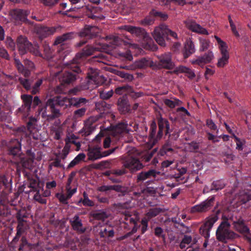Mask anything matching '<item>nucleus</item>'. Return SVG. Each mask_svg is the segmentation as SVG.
Here are the masks:
<instances>
[{"label": "nucleus", "mask_w": 251, "mask_h": 251, "mask_svg": "<svg viewBox=\"0 0 251 251\" xmlns=\"http://www.w3.org/2000/svg\"><path fill=\"white\" fill-rule=\"evenodd\" d=\"M91 80H89L86 77L85 79L82 81L79 84L80 87L82 89V90H86L89 89H92L93 85H94Z\"/></svg>", "instance_id": "51"}, {"label": "nucleus", "mask_w": 251, "mask_h": 251, "mask_svg": "<svg viewBox=\"0 0 251 251\" xmlns=\"http://www.w3.org/2000/svg\"><path fill=\"white\" fill-rule=\"evenodd\" d=\"M131 34H134L136 36L143 39L146 44L145 46V48L150 49L152 50H157V46L153 44L152 39L144 28L134 26Z\"/></svg>", "instance_id": "5"}, {"label": "nucleus", "mask_w": 251, "mask_h": 251, "mask_svg": "<svg viewBox=\"0 0 251 251\" xmlns=\"http://www.w3.org/2000/svg\"><path fill=\"white\" fill-rule=\"evenodd\" d=\"M22 139H11L9 141L3 140L1 144L6 148L7 154L13 156L20 157L22 152Z\"/></svg>", "instance_id": "4"}, {"label": "nucleus", "mask_w": 251, "mask_h": 251, "mask_svg": "<svg viewBox=\"0 0 251 251\" xmlns=\"http://www.w3.org/2000/svg\"><path fill=\"white\" fill-rule=\"evenodd\" d=\"M112 190L117 192H120L123 196L125 195L128 192V188L120 185H112Z\"/></svg>", "instance_id": "50"}, {"label": "nucleus", "mask_w": 251, "mask_h": 251, "mask_svg": "<svg viewBox=\"0 0 251 251\" xmlns=\"http://www.w3.org/2000/svg\"><path fill=\"white\" fill-rule=\"evenodd\" d=\"M75 32H70L57 36L53 43V45L61 44L65 42L70 41L75 38Z\"/></svg>", "instance_id": "23"}, {"label": "nucleus", "mask_w": 251, "mask_h": 251, "mask_svg": "<svg viewBox=\"0 0 251 251\" xmlns=\"http://www.w3.org/2000/svg\"><path fill=\"white\" fill-rule=\"evenodd\" d=\"M16 231L17 232L15 236L14 237L12 241L10 243L9 245V247L12 248L13 249H14L16 248V245L19 242L22 234L23 233L19 231Z\"/></svg>", "instance_id": "58"}, {"label": "nucleus", "mask_w": 251, "mask_h": 251, "mask_svg": "<svg viewBox=\"0 0 251 251\" xmlns=\"http://www.w3.org/2000/svg\"><path fill=\"white\" fill-rule=\"evenodd\" d=\"M105 38L106 40L111 44L110 46H112V45L118 46L123 44L124 45H131L132 44V41L130 39H127V41H125L120 37L116 36H107Z\"/></svg>", "instance_id": "17"}, {"label": "nucleus", "mask_w": 251, "mask_h": 251, "mask_svg": "<svg viewBox=\"0 0 251 251\" xmlns=\"http://www.w3.org/2000/svg\"><path fill=\"white\" fill-rule=\"evenodd\" d=\"M27 246L28 247H31L32 244L29 243L25 236H23L20 240V244L18 249L19 251H23L24 247Z\"/></svg>", "instance_id": "54"}, {"label": "nucleus", "mask_w": 251, "mask_h": 251, "mask_svg": "<svg viewBox=\"0 0 251 251\" xmlns=\"http://www.w3.org/2000/svg\"><path fill=\"white\" fill-rule=\"evenodd\" d=\"M96 29L97 27L95 26L86 25L84 28L78 33V35L80 37H87L88 39H93L97 36Z\"/></svg>", "instance_id": "18"}, {"label": "nucleus", "mask_w": 251, "mask_h": 251, "mask_svg": "<svg viewBox=\"0 0 251 251\" xmlns=\"http://www.w3.org/2000/svg\"><path fill=\"white\" fill-rule=\"evenodd\" d=\"M48 106H45L41 109L42 111V116L43 118H46L48 121H51L55 118L59 117L61 114L60 112V109L57 108H50L51 112V114H47V107Z\"/></svg>", "instance_id": "20"}, {"label": "nucleus", "mask_w": 251, "mask_h": 251, "mask_svg": "<svg viewBox=\"0 0 251 251\" xmlns=\"http://www.w3.org/2000/svg\"><path fill=\"white\" fill-rule=\"evenodd\" d=\"M127 124L124 123H120L115 126L108 127L107 130L110 131V134L113 137L118 138L124 133H128V130L126 129Z\"/></svg>", "instance_id": "13"}, {"label": "nucleus", "mask_w": 251, "mask_h": 251, "mask_svg": "<svg viewBox=\"0 0 251 251\" xmlns=\"http://www.w3.org/2000/svg\"><path fill=\"white\" fill-rule=\"evenodd\" d=\"M87 16L92 19H96L100 18V14L101 13L102 9L98 6H93L88 5L85 6Z\"/></svg>", "instance_id": "21"}, {"label": "nucleus", "mask_w": 251, "mask_h": 251, "mask_svg": "<svg viewBox=\"0 0 251 251\" xmlns=\"http://www.w3.org/2000/svg\"><path fill=\"white\" fill-rule=\"evenodd\" d=\"M5 44L7 48H10L12 50L15 49V43L14 40L10 36H7L6 38Z\"/></svg>", "instance_id": "61"}, {"label": "nucleus", "mask_w": 251, "mask_h": 251, "mask_svg": "<svg viewBox=\"0 0 251 251\" xmlns=\"http://www.w3.org/2000/svg\"><path fill=\"white\" fill-rule=\"evenodd\" d=\"M52 166L64 168V165L61 163V159L58 157H56L54 161L50 164L49 168L50 169H51Z\"/></svg>", "instance_id": "63"}, {"label": "nucleus", "mask_w": 251, "mask_h": 251, "mask_svg": "<svg viewBox=\"0 0 251 251\" xmlns=\"http://www.w3.org/2000/svg\"><path fill=\"white\" fill-rule=\"evenodd\" d=\"M222 221L218 226L216 232V239L219 241L227 243L228 241H232L237 238V234L230 229V224L228 222V219L226 216H223Z\"/></svg>", "instance_id": "1"}, {"label": "nucleus", "mask_w": 251, "mask_h": 251, "mask_svg": "<svg viewBox=\"0 0 251 251\" xmlns=\"http://www.w3.org/2000/svg\"><path fill=\"white\" fill-rule=\"evenodd\" d=\"M40 181L39 179L31 178L29 179V183L28 187L31 188V190L29 191H25V193L28 194L29 192H38L40 191Z\"/></svg>", "instance_id": "40"}, {"label": "nucleus", "mask_w": 251, "mask_h": 251, "mask_svg": "<svg viewBox=\"0 0 251 251\" xmlns=\"http://www.w3.org/2000/svg\"><path fill=\"white\" fill-rule=\"evenodd\" d=\"M75 65L73 67H71L72 72H65L60 78V81L62 84H69L73 83L76 79V75L74 74L75 73L77 74L81 73V71L78 66V64H75Z\"/></svg>", "instance_id": "9"}, {"label": "nucleus", "mask_w": 251, "mask_h": 251, "mask_svg": "<svg viewBox=\"0 0 251 251\" xmlns=\"http://www.w3.org/2000/svg\"><path fill=\"white\" fill-rule=\"evenodd\" d=\"M46 106H48L50 108H57L58 106L66 108L70 106V99L61 96H55L47 100Z\"/></svg>", "instance_id": "8"}, {"label": "nucleus", "mask_w": 251, "mask_h": 251, "mask_svg": "<svg viewBox=\"0 0 251 251\" xmlns=\"http://www.w3.org/2000/svg\"><path fill=\"white\" fill-rule=\"evenodd\" d=\"M213 58V54L211 51H208L205 53L203 56L198 57L193 63L200 65L201 64H206L209 63Z\"/></svg>", "instance_id": "30"}, {"label": "nucleus", "mask_w": 251, "mask_h": 251, "mask_svg": "<svg viewBox=\"0 0 251 251\" xmlns=\"http://www.w3.org/2000/svg\"><path fill=\"white\" fill-rule=\"evenodd\" d=\"M218 217L217 215H212L207 218V221L202 225L199 229L200 233L205 239L209 237V231L212 227L214 224L218 220Z\"/></svg>", "instance_id": "11"}, {"label": "nucleus", "mask_w": 251, "mask_h": 251, "mask_svg": "<svg viewBox=\"0 0 251 251\" xmlns=\"http://www.w3.org/2000/svg\"><path fill=\"white\" fill-rule=\"evenodd\" d=\"M184 52L183 56L185 58H188L190 55L195 52V46L192 41L189 39L187 40L184 46Z\"/></svg>", "instance_id": "31"}, {"label": "nucleus", "mask_w": 251, "mask_h": 251, "mask_svg": "<svg viewBox=\"0 0 251 251\" xmlns=\"http://www.w3.org/2000/svg\"><path fill=\"white\" fill-rule=\"evenodd\" d=\"M215 201V197L212 196L200 204L196 205L191 208V212L204 213L211 209Z\"/></svg>", "instance_id": "10"}, {"label": "nucleus", "mask_w": 251, "mask_h": 251, "mask_svg": "<svg viewBox=\"0 0 251 251\" xmlns=\"http://www.w3.org/2000/svg\"><path fill=\"white\" fill-rule=\"evenodd\" d=\"M164 212V210L160 207H155L151 208L149 210L148 212L146 213L145 216L146 219L150 221L152 218L157 216L160 213Z\"/></svg>", "instance_id": "39"}, {"label": "nucleus", "mask_w": 251, "mask_h": 251, "mask_svg": "<svg viewBox=\"0 0 251 251\" xmlns=\"http://www.w3.org/2000/svg\"><path fill=\"white\" fill-rule=\"evenodd\" d=\"M87 156L88 160L94 161L101 158L100 148L94 147L88 149Z\"/></svg>", "instance_id": "29"}, {"label": "nucleus", "mask_w": 251, "mask_h": 251, "mask_svg": "<svg viewBox=\"0 0 251 251\" xmlns=\"http://www.w3.org/2000/svg\"><path fill=\"white\" fill-rule=\"evenodd\" d=\"M20 84L26 90L31 89V85L32 84V80L29 79L19 77L18 79Z\"/></svg>", "instance_id": "47"}, {"label": "nucleus", "mask_w": 251, "mask_h": 251, "mask_svg": "<svg viewBox=\"0 0 251 251\" xmlns=\"http://www.w3.org/2000/svg\"><path fill=\"white\" fill-rule=\"evenodd\" d=\"M16 42L19 53L21 55L25 54L32 46L31 43L28 41L27 38L25 36L20 35L18 36Z\"/></svg>", "instance_id": "14"}, {"label": "nucleus", "mask_w": 251, "mask_h": 251, "mask_svg": "<svg viewBox=\"0 0 251 251\" xmlns=\"http://www.w3.org/2000/svg\"><path fill=\"white\" fill-rule=\"evenodd\" d=\"M168 120L166 119L162 118L161 116L157 118V124L158 126V131L156 136V140H160L163 135V131H165Z\"/></svg>", "instance_id": "25"}, {"label": "nucleus", "mask_w": 251, "mask_h": 251, "mask_svg": "<svg viewBox=\"0 0 251 251\" xmlns=\"http://www.w3.org/2000/svg\"><path fill=\"white\" fill-rule=\"evenodd\" d=\"M156 151L157 148H155L151 151L148 152L146 154L142 156L143 160H144L146 162H149L152 157L153 154L156 152Z\"/></svg>", "instance_id": "64"}, {"label": "nucleus", "mask_w": 251, "mask_h": 251, "mask_svg": "<svg viewBox=\"0 0 251 251\" xmlns=\"http://www.w3.org/2000/svg\"><path fill=\"white\" fill-rule=\"evenodd\" d=\"M234 228L236 231L242 234L249 242H251V233L249 228L246 225Z\"/></svg>", "instance_id": "34"}, {"label": "nucleus", "mask_w": 251, "mask_h": 251, "mask_svg": "<svg viewBox=\"0 0 251 251\" xmlns=\"http://www.w3.org/2000/svg\"><path fill=\"white\" fill-rule=\"evenodd\" d=\"M35 29L39 37L43 39L53 34L56 31L57 28L40 25L36 26Z\"/></svg>", "instance_id": "16"}, {"label": "nucleus", "mask_w": 251, "mask_h": 251, "mask_svg": "<svg viewBox=\"0 0 251 251\" xmlns=\"http://www.w3.org/2000/svg\"><path fill=\"white\" fill-rule=\"evenodd\" d=\"M188 26L189 29L193 32L205 35L208 34V32L205 28L202 27L200 25L196 24L195 22L190 23Z\"/></svg>", "instance_id": "38"}, {"label": "nucleus", "mask_w": 251, "mask_h": 251, "mask_svg": "<svg viewBox=\"0 0 251 251\" xmlns=\"http://www.w3.org/2000/svg\"><path fill=\"white\" fill-rule=\"evenodd\" d=\"M154 66V62L150 58H142L136 61L131 67V70H135L136 69H144L148 67Z\"/></svg>", "instance_id": "19"}, {"label": "nucleus", "mask_w": 251, "mask_h": 251, "mask_svg": "<svg viewBox=\"0 0 251 251\" xmlns=\"http://www.w3.org/2000/svg\"><path fill=\"white\" fill-rule=\"evenodd\" d=\"M33 97L30 95H22L21 96V99L23 100L24 104L22 106L19 108L18 110L20 112H23L24 108L26 109V112H29L31 109V105L32 102Z\"/></svg>", "instance_id": "27"}, {"label": "nucleus", "mask_w": 251, "mask_h": 251, "mask_svg": "<svg viewBox=\"0 0 251 251\" xmlns=\"http://www.w3.org/2000/svg\"><path fill=\"white\" fill-rule=\"evenodd\" d=\"M27 15V11L19 9L14 10L12 13L13 16L16 20L31 24L32 23L26 18Z\"/></svg>", "instance_id": "22"}, {"label": "nucleus", "mask_w": 251, "mask_h": 251, "mask_svg": "<svg viewBox=\"0 0 251 251\" xmlns=\"http://www.w3.org/2000/svg\"><path fill=\"white\" fill-rule=\"evenodd\" d=\"M98 120V118L95 116H91L87 119L83 127L85 134L89 135L95 129V127L93 125Z\"/></svg>", "instance_id": "28"}, {"label": "nucleus", "mask_w": 251, "mask_h": 251, "mask_svg": "<svg viewBox=\"0 0 251 251\" xmlns=\"http://www.w3.org/2000/svg\"><path fill=\"white\" fill-rule=\"evenodd\" d=\"M151 14L153 15L154 18L156 17H159L164 21L166 20L168 18L167 14L162 13L161 12L157 11L154 9H152L151 11Z\"/></svg>", "instance_id": "59"}, {"label": "nucleus", "mask_w": 251, "mask_h": 251, "mask_svg": "<svg viewBox=\"0 0 251 251\" xmlns=\"http://www.w3.org/2000/svg\"><path fill=\"white\" fill-rule=\"evenodd\" d=\"M28 215L25 208L24 207L18 211L16 214V218L17 220L24 219V218H27Z\"/></svg>", "instance_id": "57"}, {"label": "nucleus", "mask_w": 251, "mask_h": 251, "mask_svg": "<svg viewBox=\"0 0 251 251\" xmlns=\"http://www.w3.org/2000/svg\"><path fill=\"white\" fill-rule=\"evenodd\" d=\"M97 51H100V49L93 47L90 45H87L80 52L76 54L75 57L72 60V64H78L80 63L86 57L93 55Z\"/></svg>", "instance_id": "7"}, {"label": "nucleus", "mask_w": 251, "mask_h": 251, "mask_svg": "<svg viewBox=\"0 0 251 251\" xmlns=\"http://www.w3.org/2000/svg\"><path fill=\"white\" fill-rule=\"evenodd\" d=\"M44 52L47 60L50 61L53 58L52 51L48 45L44 46Z\"/></svg>", "instance_id": "55"}, {"label": "nucleus", "mask_w": 251, "mask_h": 251, "mask_svg": "<svg viewBox=\"0 0 251 251\" xmlns=\"http://www.w3.org/2000/svg\"><path fill=\"white\" fill-rule=\"evenodd\" d=\"M37 119L32 117L29 118V121L27 123V128L28 130L31 133L33 129H35L37 126Z\"/></svg>", "instance_id": "49"}, {"label": "nucleus", "mask_w": 251, "mask_h": 251, "mask_svg": "<svg viewBox=\"0 0 251 251\" xmlns=\"http://www.w3.org/2000/svg\"><path fill=\"white\" fill-rule=\"evenodd\" d=\"M96 107L100 111H105L109 110L110 108V105L107 104L104 101H101L96 104Z\"/></svg>", "instance_id": "56"}, {"label": "nucleus", "mask_w": 251, "mask_h": 251, "mask_svg": "<svg viewBox=\"0 0 251 251\" xmlns=\"http://www.w3.org/2000/svg\"><path fill=\"white\" fill-rule=\"evenodd\" d=\"M86 155L84 153L78 154L74 160H73L67 166V169H70L73 168L75 165L79 164L81 161L84 160Z\"/></svg>", "instance_id": "41"}, {"label": "nucleus", "mask_w": 251, "mask_h": 251, "mask_svg": "<svg viewBox=\"0 0 251 251\" xmlns=\"http://www.w3.org/2000/svg\"><path fill=\"white\" fill-rule=\"evenodd\" d=\"M90 216L94 220L104 221L108 217L106 212L101 210H95L90 213Z\"/></svg>", "instance_id": "35"}, {"label": "nucleus", "mask_w": 251, "mask_h": 251, "mask_svg": "<svg viewBox=\"0 0 251 251\" xmlns=\"http://www.w3.org/2000/svg\"><path fill=\"white\" fill-rule=\"evenodd\" d=\"M70 222L74 230L80 233H83L85 231L86 228L82 227L81 220L77 215H75L73 218V220H71Z\"/></svg>", "instance_id": "24"}, {"label": "nucleus", "mask_w": 251, "mask_h": 251, "mask_svg": "<svg viewBox=\"0 0 251 251\" xmlns=\"http://www.w3.org/2000/svg\"><path fill=\"white\" fill-rule=\"evenodd\" d=\"M222 155L226 157L225 159V162L226 163H229L231 161H232L234 158V155L231 153V151L227 152H223Z\"/></svg>", "instance_id": "62"}, {"label": "nucleus", "mask_w": 251, "mask_h": 251, "mask_svg": "<svg viewBox=\"0 0 251 251\" xmlns=\"http://www.w3.org/2000/svg\"><path fill=\"white\" fill-rule=\"evenodd\" d=\"M116 74L122 78H124L128 81H131L133 79V75L131 74L125 73L123 71H118Z\"/></svg>", "instance_id": "52"}, {"label": "nucleus", "mask_w": 251, "mask_h": 251, "mask_svg": "<svg viewBox=\"0 0 251 251\" xmlns=\"http://www.w3.org/2000/svg\"><path fill=\"white\" fill-rule=\"evenodd\" d=\"M174 72L175 73H185V75L190 79H193L196 76L194 72L192 70L183 66H178Z\"/></svg>", "instance_id": "36"}, {"label": "nucleus", "mask_w": 251, "mask_h": 251, "mask_svg": "<svg viewBox=\"0 0 251 251\" xmlns=\"http://www.w3.org/2000/svg\"><path fill=\"white\" fill-rule=\"evenodd\" d=\"M132 89V87L129 85H125L121 87H118L115 90L116 94L121 95H123L126 91H130Z\"/></svg>", "instance_id": "53"}, {"label": "nucleus", "mask_w": 251, "mask_h": 251, "mask_svg": "<svg viewBox=\"0 0 251 251\" xmlns=\"http://www.w3.org/2000/svg\"><path fill=\"white\" fill-rule=\"evenodd\" d=\"M221 52L222 57L218 60L217 65L218 67L223 68L228 63L229 56L227 49L221 50Z\"/></svg>", "instance_id": "33"}, {"label": "nucleus", "mask_w": 251, "mask_h": 251, "mask_svg": "<svg viewBox=\"0 0 251 251\" xmlns=\"http://www.w3.org/2000/svg\"><path fill=\"white\" fill-rule=\"evenodd\" d=\"M88 102V100L84 98H72L70 99V106L79 108Z\"/></svg>", "instance_id": "32"}, {"label": "nucleus", "mask_w": 251, "mask_h": 251, "mask_svg": "<svg viewBox=\"0 0 251 251\" xmlns=\"http://www.w3.org/2000/svg\"><path fill=\"white\" fill-rule=\"evenodd\" d=\"M118 109L123 114L131 113L130 105L126 95L119 98L117 101Z\"/></svg>", "instance_id": "15"}, {"label": "nucleus", "mask_w": 251, "mask_h": 251, "mask_svg": "<svg viewBox=\"0 0 251 251\" xmlns=\"http://www.w3.org/2000/svg\"><path fill=\"white\" fill-rule=\"evenodd\" d=\"M156 172L154 170H150L147 172H141L137 176L136 182H143L147 179L156 176Z\"/></svg>", "instance_id": "26"}, {"label": "nucleus", "mask_w": 251, "mask_h": 251, "mask_svg": "<svg viewBox=\"0 0 251 251\" xmlns=\"http://www.w3.org/2000/svg\"><path fill=\"white\" fill-rule=\"evenodd\" d=\"M152 35L156 42L162 47L166 45L164 38L166 35H170L175 39L177 38L176 33L169 29L167 25L163 24L154 28Z\"/></svg>", "instance_id": "3"}, {"label": "nucleus", "mask_w": 251, "mask_h": 251, "mask_svg": "<svg viewBox=\"0 0 251 251\" xmlns=\"http://www.w3.org/2000/svg\"><path fill=\"white\" fill-rule=\"evenodd\" d=\"M155 21L153 15L151 14V11L149 15L146 16L144 19L140 21V24L144 26L150 25H152Z\"/></svg>", "instance_id": "44"}, {"label": "nucleus", "mask_w": 251, "mask_h": 251, "mask_svg": "<svg viewBox=\"0 0 251 251\" xmlns=\"http://www.w3.org/2000/svg\"><path fill=\"white\" fill-rule=\"evenodd\" d=\"M164 103L169 107L174 108L176 106L180 105L182 102L178 99H175L174 100H172L169 99H165L164 100Z\"/></svg>", "instance_id": "48"}, {"label": "nucleus", "mask_w": 251, "mask_h": 251, "mask_svg": "<svg viewBox=\"0 0 251 251\" xmlns=\"http://www.w3.org/2000/svg\"><path fill=\"white\" fill-rule=\"evenodd\" d=\"M238 200L243 203H245L251 200V192L249 191H242L239 192Z\"/></svg>", "instance_id": "42"}, {"label": "nucleus", "mask_w": 251, "mask_h": 251, "mask_svg": "<svg viewBox=\"0 0 251 251\" xmlns=\"http://www.w3.org/2000/svg\"><path fill=\"white\" fill-rule=\"evenodd\" d=\"M136 151L135 148H132L128 151V155L123 159V167L127 169L132 174L142 169L145 166L138 158L133 156V154Z\"/></svg>", "instance_id": "2"}, {"label": "nucleus", "mask_w": 251, "mask_h": 251, "mask_svg": "<svg viewBox=\"0 0 251 251\" xmlns=\"http://www.w3.org/2000/svg\"><path fill=\"white\" fill-rule=\"evenodd\" d=\"M22 166L24 169L31 170L33 167L34 160L27 157H21Z\"/></svg>", "instance_id": "43"}, {"label": "nucleus", "mask_w": 251, "mask_h": 251, "mask_svg": "<svg viewBox=\"0 0 251 251\" xmlns=\"http://www.w3.org/2000/svg\"><path fill=\"white\" fill-rule=\"evenodd\" d=\"M158 60L154 63L159 69L172 70L174 68L175 65L172 60V55L171 52H165L157 56Z\"/></svg>", "instance_id": "6"}, {"label": "nucleus", "mask_w": 251, "mask_h": 251, "mask_svg": "<svg viewBox=\"0 0 251 251\" xmlns=\"http://www.w3.org/2000/svg\"><path fill=\"white\" fill-rule=\"evenodd\" d=\"M157 126L154 120H152L150 125L149 139L150 142H152V144H154L158 141L156 140Z\"/></svg>", "instance_id": "37"}, {"label": "nucleus", "mask_w": 251, "mask_h": 251, "mask_svg": "<svg viewBox=\"0 0 251 251\" xmlns=\"http://www.w3.org/2000/svg\"><path fill=\"white\" fill-rule=\"evenodd\" d=\"M226 186V184L224 181V180H217L214 181L212 183V187L211 188V190H216L218 191L219 190L223 189Z\"/></svg>", "instance_id": "46"}, {"label": "nucleus", "mask_w": 251, "mask_h": 251, "mask_svg": "<svg viewBox=\"0 0 251 251\" xmlns=\"http://www.w3.org/2000/svg\"><path fill=\"white\" fill-rule=\"evenodd\" d=\"M86 78L94 84L100 85L104 83L105 79L104 77L99 75V70L93 68L88 69Z\"/></svg>", "instance_id": "12"}, {"label": "nucleus", "mask_w": 251, "mask_h": 251, "mask_svg": "<svg viewBox=\"0 0 251 251\" xmlns=\"http://www.w3.org/2000/svg\"><path fill=\"white\" fill-rule=\"evenodd\" d=\"M87 108L82 107L81 108L75 110L73 113V118L75 120H78L83 117L86 112Z\"/></svg>", "instance_id": "45"}, {"label": "nucleus", "mask_w": 251, "mask_h": 251, "mask_svg": "<svg viewBox=\"0 0 251 251\" xmlns=\"http://www.w3.org/2000/svg\"><path fill=\"white\" fill-rule=\"evenodd\" d=\"M43 82L42 79H39L35 83L34 85L32 88L31 93L33 95L37 94L39 91V87Z\"/></svg>", "instance_id": "60"}]
</instances>
